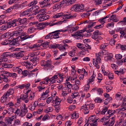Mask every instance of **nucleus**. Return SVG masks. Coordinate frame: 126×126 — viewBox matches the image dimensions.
<instances>
[{
    "label": "nucleus",
    "instance_id": "obj_4",
    "mask_svg": "<svg viewBox=\"0 0 126 126\" xmlns=\"http://www.w3.org/2000/svg\"><path fill=\"white\" fill-rule=\"evenodd\" d=\"M84 8V5L77 4L74 5L71 9V11L74 10L75 11H79L83 10Z\"/></svg>",
    "mask_w": 126,
    "mask_h": 126
},
{
    "label": "nucleus",
    "instance_id": "obj_56",
    "mask_svg": "<svg viewBox=\"0 0 126 126\" xmlns=\"http://www.w3.org/2000/svg\"><path fill=\"white\" fill-rule=\"evenodd\" d=\"M95 102L96 103H100L102 101V100L100 98H97L94 100Z\"/></svg>",
    "mask_w": 126,
    "mask_h": 126
},
{
    "label": "nucleus",
    "instance_id": "obj_29",
    "mask_svg": "<svg viewBox=\"0 0 126 126\" xmlns=\"http://www.w3.org/2000/svg\"><path fill=\"white\" fill-rule=\"evenodd\" d=\"M95 75L94 74V72H93V74L91 77L90 78L88 82L90 83L93 84V83H92L94 81V79L95 78Z\"/></svg>",
    "mask_w": 126,
    "mask_h": 126
},
{
    "label": "nucleus",
    "instance_id": "obj_37",
    "mask_svg": "<svg viewBox=\"0 0 126 126\" xmlns=\"http://www.w3.org/2000/svg\"><path fill=\"white\" fill-rule=\"evenodd\" d=\"M4 117L3 116H0V126H3L6 124V122H4L2 121ZM5 121H6V120Z\"/></svg>",
    "mask_w": 126,
    "mask_h": 126
},
{
    "label": "nucleus",
    "instance_id": "obj_14",
    "mask_svg": "<svg viewBox=\"0 0 126 126\" xmlns=\"http://www.w3.org/2000/svg\"><path fill=\"white\" fill-rule=\"evenodd\" d=\"M75 16L71 14V13L67 12L65 14H63V18L65 19H68L72 18H74L75 17Z\"/></svg>",
    "mask_w": 126,
    "mask_h": 126
},
{
    "label": "nucleus",
    "instance_id": "obj_1",
    "mask_svg": "<svg viewBox=\"0 0 126 126\" xmlns=\"http://www.w3.org/2000/svg\"><path fill=\"white\" fill-rule=\"evenodd\" d=\"M94 105L93 104H86L81 107L80 110L83 112L84 114H87L91 110L94 109Z\"/></svg>",
    "mask_w": 126,
    "mask_h": 126
},
{
    "label": "nucleus",
    "instance_id": "obj_34",
    "mask_svg": "<svg viewBox=\"0 0 126 126\" xmlns=\"http://www.w3.org/2000/svg\"><path fill=\"white\" fill-rule=\"evenodd\" d=\"M36 29L34 26L31 27L29 28L28 30V32L29 33H32L34 32Z\"/></svg>",
    "mask_w": 126,
    "mask_h": 126
},
{
    "label": "nucleus",
    "instance_id": "obj_48",
    "mask_svg": "<svg viewBox=\"0 0 126 126\" xmlns=\"http://www.w3.org/2000/svg\"><path fill=\"white\" fill-rule=\"evenodd\" d=\"M53 106L55 107L56 111L57 112H58L60 110L59 107L60 105H53Z\"/></svg>",
    "mask_w": 126,
    "mask_h": 126
},
{
    "label": "nucleus",
    "instance_id": "obj_21",
    "mask_svg": "<svg viewBox=\"0 0 126 126\" xmlns=\"http://www.w3.org/2000/svg\"><path fill=\"white\" fill-rule=\"evenodd\" d=\"M95 115L92 116H91L89 118L88 122H93V123L94 124H96V123L97 119H95Z\"/></svg>",
    "mask_w": 126,
    "mask_h": 126
},
{
    "label": "nucleus",
    "instance_id": "obj_19",
    "mask_svg": "<svg viewBox=\"0 0 126 126\" xmlns=\"http://www.w3.org/2000/svg\"><path fill=\"white\" fill-rule=\"evenodd\" d=\"M111 20L113 22H116L119 21L118 19L116 18V15H112L110 16L108 20L109 22H110Z\"/></svg>",
    "mask_w": 126,
    "mask_h": 126
},
{
    "label": "nucleus",
    "instance_id": "obj_32",
    "mask_svg": "<svg viewBox=\"0 0 126 126\" xmlns=\"http://www.w3.org/2000/svg\"><path fill=\"white\" fill-rule=\"evenodd\" d=\"M3 76L2 78V80L4 82H7L8 81V79L7 78L8 76L7 75L5 76L3 74H1L0 76Z\"/></svg>",
    "mask_w": 126,
    "mask_h": 126
},
{
    "label": "nucleus",
    "instance_id": "obj_55",
    "mask_svg": "<svg viewBox=\"0 0 126 126\" xmlns=\"http://www.w3.org/2000/svg\"><path fill=\"white\" fill-rule=\"evenodd\" d=\"M120 33L121 34V35L120 36V37L121 38H123L124 37L126 34V32L124 30L121 32H120Z\"/></svg>",
    "mask_w": 126,
    "mask_h": 126
},
{
    "label": "nucleus",
    "instance_id": "obj_8",
    "mask_svg": "<svg viewBox=\"0 0 126 126\" xmlns=\"http://www.w3.org/2000/svg\"><path fill=\"white\" fill-rule=\"evenodd\" d=\"M30 60L32 62V65L35 66L39 61V59L36 56H30Z\"/></svg>",
    "mask_w": 126,
    "mask_h": 126
},
{
    "label": "nucleus",
    "instance_id": "obj_42",
    "mask_svg": "<svg viewBox=\"0 0 126 126\" xmlns=\"http://www.w3.org/2000/svg\"><path fill=\"white\" fill-rule=\"evenodd\" d=\"M44 10L43 9H42L41 10L38 11L36 10L33 12L32 14L33 15H35L38 14L39 12L41 13H42L43 12H44Z\"/></svg>",
    "mask_w": 126,
    "mask_h": 126
},
{
    "label": "nucleus",
    "instance_id": "obj_3",
    "mask_svg": "<svg viewBox=\"0 0 126 126\" xmlns=\"http://www.w3.org/2000/svg\"><path fill=\"white\" fill-rule=\"evenodd\" d=\"M76 0H63L59 3L60 7L68 6L74 3Z\"/></svg>",
    "mask_w": 126,
    "mask_h": 126
},
{
    "label": "nucleus",
    "instance_id": "obj_20",
    "mask_svg": "<svg viewBox=\"0 0 126 126\" xmlns=\"http://www.w3.org/2000/svg\"><path fill=\"white\" fill-rule=\"evenodd\" d=\"M33 8L32 7L23 12L21 14V15L23 16L28 15L32 10Z\"/></svg>",
    "mask_w": 126,
    "mask_h": 126
},
{
    "label": "nucleus",
    "instance_id": "obj_28",
    "mask_svg": "<svg viewBox=\"0 0 126 126\" xmlns=\"http://www.w3.org/2000/svg\"><path fill=\"white\" fill-rule=\"evenodd\" d=\"M15 24L14 23L13 20L12 21L8 22L6 25L8 27V28H11L12 27H14L15 26Z\"/></svg>",
    "mask_w": 126,
    "mask_h": 126
},
{
    "label": "nucleus",
    "instance_id": "obj_51",
    "mask_svg": "<svg viewBox=\"0 0 126 126\" xmlns=\"http://www.w3.org/2000/svg\"><path fill=\"white\" fill-rule=\"evenodd\" d=\"M112 56H106L105 57V59L106 61H110L112 58Z\"/></svg>",
    "mask_w": 126,
    "mask_h": 126
},
{
    "label": "nucleus",
    "instance_id": "obj_6",
    "mask_svg": "<svg viewBox=\"0 0 126 126\" xmlns=\"http://www.w3.org/2000/svg\"><path fill=\"white\" fill-rule=\"evenodd\" d=\"M81 31H77L74 34H72V36H74L76 39L81 40L83 38V33H82Z\"/></svg>",
    "mask_w": 126,
    "mask_h": 126
},
{
    "label": "nucleus",
    "instance_id": "obj_22",
    "mask_svg": "<svg viewBox=\"0 0 126 126\" xmlns=\"http://www.w3.org/2000/svg\"><path fill=\"white\" fill-rule=\"evenodd\" d=\"M98 55H107L112 54L111 53H109L108 51L105 50H101L98 53Z\"/></svg>",
    "mask_w": 126,
    "mask_h": 126
},
{
    "label": "nucleus",
    "instance_id": "obj_39",
    "mask_svg": "<svg viewBox=\"0 0 126 126\" xmlns=\"http://www.w3.org/2000/svg\"><path fill=\"white\" fill-rule=\"evenodd\" d=\"M90 15V14L88 12L84 13L82 14L81 15V17L83 18H86L89 16Z\"/></svg>",
    "mask_w": 126,
    "mask_h": 126
},
{
    "label": "nucleus",
    "instance_id": "obj_12",
    "mask_svg": "<svg viewBox=\"0 0 126 126\" xmlns=\"http://www.w3.org/2000/svg\"><path fill=\"white\" fill-rule=\"evenodd\" d=\"M34 26L36 27V29L41 30L44 29V26L43 24L42 23H38V22H35L32 23Z\"/></svg>",
    "mask_w": 126,
    "mask_h": 126
},
{
    "label": "nucleus",
    "instance_id": "obj_26",
    "mask_svg": "<svg viewBox=\"0 0 126 126\" xmlns=\"http://www.w3.org/2000/svg\"><path fill=\"white\" fill-rule=\"evenodd\" d=\"M58 78V77H57V75L55 74L52 77L50 78V82L51 83L53 84L55 83L56 81L55 79Z\"/></svg>",
    "mask_w": 126,
    "mask_h": 126
},
{
    "label": "nucleus",
    "instance_id": "obj_44",
    "mask_svg": "<svg viewBox=\"0 0 126 126\" xmlns=\"http://www.w3.org/2000/svg\"><path fill=\"white\" fill-rule=\"evenodd\" d=\"M60 34V33L59 32H57L53 34V38L54 39H57L59 38L60 37L59 35Z\"/></svg>",
    "mask_w": 126,
    "mask_h": 126
},
{
    "label": "nucleus",
    "instance_id": "obj_7",
    "mask_svg": "<svg viewBox=\"0 0 126 126\" xmlns=\"http://www.w3.org/2000/svg\"><path fill=\"white\" fill-rule=\"evenodd\" d=\"M101 35V32L98 30H96L93 32L92 36V38L94 40H96V39L101 40L102 39V38L100 36H99Z\"/></svg>",
    "mask_w": 126,
    "mask_h": 126
},
{
    "label": "nucleus",
    "instance_id": "obj_23",
    "mask_svg": "<svg viewBox=\"0 0 126 126\" xmlns=\"http://www.w3.org/2000/svg\"><path fill=\"white\" fill-rule=\"evenodd\" d=\"M56 75H57V77H60V79L57 81L58 82H62L63 80V75L62 74L60 73H58L55 74Z\"/></svg>",
    "mask_w": 126,
    "mask_h": 126
},
{
    "label": "nucleus",
    "instance_id": "obj_5",
    "mask_svg": "<svg viewBox=\"0 0 126 126\" xmlns=\"http://www.w3.org/2000/svg\"><path fill=\"white\" fill-rule=\"evenodd\" d=\"M36 18L39 21H42L49 18V16L43 14H38L36 16Z\"/></svg>",
    "mask_w": 126,
    "mask_h": 126
},
{
    "label": "nucleus",
    "instance_id": "obj_25",
    "mask_svg": "<svg viewBox=\"0 0 126 126\" xmlns=\"http://www.w3.org/2000/svg\"><path fill=\"white\" fill-rule=\"evenodd\" d=\"M14 23L15 24V26L17 25H21L20 18H18L15 19L13 20Z\"/></svg>",
    "mask_w": 126,
    "mask_h": 126
},
{
    "label": "nucleus",
    "instance_id": "obj_36",
    "mask_svg": "<svg viewBox=\"0 0 126 126\" xmlns=\"http://www.w3.org/2000/svg\"><path fill=\"white\" fill-rule=\"evenodd\" d=\"M56 31H56L54 32H51L49 33L47 35L45 36V39H48L49 38H50L53 36L52 34L54 33H55L56 32Z\"/></svg>",
    "mask_w": 126,
    "mask_h": 126
},
{
    "label": "nucleus",
    "instance_id": "obj_2",
    "mask_svg": "<svg viewBox=\"0 0 126 126\" xmlns=\"http://www.w3.org/2000/svg\"><path fill=\"white\" fill-rule=\"evenodd\" d=\"M41 65L43 66V68L45 70H47L52 67L51 65L52 63L50 60H48L46 61L42 60L41 62Z\"/></svg>",
    "mask_w": 126,
    "mask_h": 126
},
{
    "label": "nucleus",
    "instance_id": "obj_53",
    "mask_svg": "<svg viewBox=\"0 0 126 126\" xmlns=\"http://www.w3.org/2000/svg\"><path fill=\"white\" fill-rule=\"evenodd\" d=\"M28 97V94L27 93H25L24 95H21V97L22 99L23 100L27 99V97Z\"/></svg>",
    "mask_w": 126,
    "mask_h": 126
},
{
    "label": "nucleus",
    "instance_id": "obj_62",
    "mask_svg": "<svg viewBox=\"0 0 126 126\" xmlns=\"http://www.w3.org/2000/svg\"><path fill=\"white\" fill-rule=\"evenodd\" d=\"M88 53V51L86 49V50L85 49L84 50H82L80 52V54L85 55L87 54V53Z\"/></svg>",
    "mask_w": 126,
    "mask_h": 126
},
{
    "label": "nucleus",
    "instance_id": "obj_40",
    "mask_svg": "<svg viewBox=\"0 0 126 126\" xmlns=\"http://www.w3.org/2000/svg\"><path fill=\"white\" fill-rule=\"evenodd\" d=\"M2 66L6 68H11L13 66V65L11 64H7L6 63L3 64V63Z\"/></svg>",
    "mask_w": 126,
    "mask_h": 126
},
{
    "label": "nucleus",
    "instance_id": "obj_45",
    "mask_svg": "<svg viewBox=\"0 0 126 126\" xmlns=\"http://www.w3.org/2000/svg\"><path fill=\"white\" fill-rule=\"evenodd\" d=\"M21 112L20 113V115H25L28 112V110L27 109H21Z\"/></svg>",
    "mask_w": 126,
    "mask_h": 126
},
{
    "label": "nucleus",
    "instance_id": "obj_58",
    "mask_svg": "<svg viewBox=\"0 0 126 126\" xmlns=\"http://www.w3.org/2000/svg\"><path fill=\"white\" fill-rule=\"evenodd\" d=\"M53 111V109L51 107L47 108L46 110H45V112L46 113H47L49 112H52Z\"/></svg>",
    "mask_w": 126,
    "mask_h": 126
},
{
    "label": "nucleus",
    "instance_id": "obj_41",
    "mask_svg": "<svg viewBox=\"0 0 126 126\" xmlns=\"http://www.w3.org/2000/svg\"><path fill=\"white\" fill-rule=\"evenodd\" d=\"M16 40V39H15L11 41L9 43L10 46H13L14 45L17 44V43Z\"/></svg>",
    "mask_w": 126,
    "mask_h": 126
},
{
    "label": "nucleus",
    "instance_id": "obj_61",
    "mask_svg": "<svg viewBox=\"0 0 126 126\" xmlns=\"http://www.w3.org/2000/svg\"><path fill=\"white\" fill-rule=\"evenodd\" d=\"M67 87V90L68 91V92H71V88L72 87V84H69V85H67L66 86Z\"/></svg>",
    "mask_w": 126,
    "mask_h": 126
},
{
    "label": "nucleus",
    "instance_id": "obj_11",
    "mask_svg": "<svg viewBox=\"0 0 126 126\" xmlns=\"http://www.w3.org/2000/svg\"><path fill=\"white\" fill-rule=\"evenodd\" d=\"M24 52L23 51H21L19 52H15L13 53L6 52L3 53L1 55H24V54H23Z\"/></svg>",
    "mask_w": 126,
    "mask_h": 126
},
{
    "label": "nucleus",
    "instance_id": "obj_64",
    "mask_svg": "<svg viewBox=\"0 0 126 126\" xmlns=\"http://www.w3.org/2000/svg\"><path fill=\"white\" fill-rule=\"evenodd\" d=\"M72 89L73 90H78L79 89V85L76 84H75L72 86Z\"/></svg>",
    "mask_w": 126,
    "mask_h": 126
},
{
    "label": "nucleus",
    "instance_id": "obj_16",
    "mask_svg": "<svg viewBox=\"0 0 126 126\" xmlns=\"http://www.w3.org/2000/svg\"><path fill=\"white\" fill-rule=\"evenodd\" d=\"M67 45L65 44H59L58 48L61 51H64L66 49V47H67Z\"/></svg>",
    "mask_w": 126,
    "mask_h": 126
},
{
    "label": "nucleus",
    "instance_id": "obj_57",
    "mask_svg": "<svg viewBox=\"0 0 126 126\" xmlns=\"http://www.w3.org/2000/svg\"><path fill=\"white\" fill-rule=\"evenodd\" d=\"M20 124V121L18 119H17L14 121V124H13L14 125H18Z\"/></svg>",
    "mask_w": 126,
    "mask_h": 126
},
{
    "label": "nucleus",
    "instance_id": "obj_54",
    "mask_svg": "<svg viewBox=\"0 0 126 126\" xmlns=\"http://www.w3.org/2000/svg\"><path fill=\"white\" fill-rule=\"evenodd\" d=\"M62 21H58L56 22L50 24V26H52L55 25H61L62 24Z\"/></svg>",
    "mask_w": 126,
    "mask_h": 126
},
{
    "label": "nucleus",
    "instance_id": "obj_35",
    "mask_svg": "<svg viewBox=\"0 0 126 126\" xmlns=\"http://www.w3.org/2000/svg\"><path fill=\"white\" fill-rule=\"evenodd\" d=\"M63 16V13L61 12L59 13H58L56 14L53 16V17L54 18H58L61 17L62 16Z\"/></svg>",
    "mask_w": 126,
    "mask_h": 126
},
{
    "label": "nucleus",
    "instance_id": "obj_10",
    "mask_svg": "<svg viewBox=\"0 0 126 126\" xmlns=\"http://www.w3.org/2000/svg\"><path fill=\"white\" fill-rule=\"evenodd\" d=\"M16 29L18 30L13 32L11 33V35L14 37L19 36L22 33V30L21 28V27H17Z\"/></svg>",
    "mask_w": 126,
    "mask_h": 126
},
{
    "label": "nucleus",
    "instance_id": "obj_46",
    "mask_svg": "<svg viewBox=\"0 0 126 126\" xmlns=\"http://www.w3.org/2000/svg\"><path fill=\"white\" fill-rule=\"evenodd\" d=\"M21 25L22 24L24 25L26 23L27 19L26 18H24L23 19L20 18Z\"/></svg>",
    "mask_w": 126,
    "mask_h": 126
},
{
    "label": "nucleus",
    "instance_id": "obj_13",
    "mask_svg": "<svg viewBox=\"0 0 126 126\" xmlns=\"http://www.w3.org/2000/svg\"><path fill=\"white\" fill-rule=\"evenodd\" d=\"M49 1L50 0H44L43 1L39 2V3L41 7H45L50 5L49 3H48Z\"/></svg>",
    "mask_w": 126,
    "mask_h": 126
},
{
    "label": "nucleus",
    "instance_id": "obj_24",
    "mask_svg": "<svg viewBox=\"0 0 126 126\" xmlns=\"http://www.w3.org/2000/svg\"><path fill=\"white\" fill-rule=\"evenodd\" d=\"M34 36L33 34H32L30 35H26L23 37H21V40L23 41L28 39H31Z\"/></svg>",
    "mask_w": 126,
    "mask_h": 126
},
{
    "label": "nucleus",
    "instance_id": "obj_43",
    "mask_svg": "<svg viewBox=\"0 0 126 126\" xmlns=\"http://www.w3.org/2000/svg\"><path fill=\"white\" fill-rule=\"evenodd\" d=\"M49 43V42H45L43 43H42V46L44 47V48H46L48 47Z\"/></svg>",
    "mask_w": 126,
    "mask_h": 126
},
{
    "label": "nucleus",
    "instance_id": "obj_27",
    "mask_svg": "<svg viewBox=\"0 0 126 126\" xmlns=\"http://www.w3.org/2000/svg\"><path fill=\"white\" fill-rule=\"evenodd\" d=\"M49 92V89H48L47 90H46V91L45 92L41 94L42 97L40 98V100H44L46 98H47V97H45V98H44V96L47 95V94Z\"/></svg>",
    "mask_w": 126,
    "mask_h": 126
},
{
    "label": "nucleus",
    "instance_id": "obj_17",
    "mask_svg": "<svg viewBox=\"0 0 126 126\" xmlns=\"http://www.w3.org/2000/svg\"><path fill=\"white\" fill-rule=\"evenodd\" d=\"M62 95L63 96H66L67 95L71 92H68L67 89V88L65 87H63L62 89Z\"/></svg>",
    "mask_w": 126,
    "mask_h": 126
},
{
    "label": "nucleus",
    "instance_id": "obj_49",
    "mask_svg": "<svg viewBox=\"0 0 126 126\" xmlns=\"http://www.w3.org/2000/svg\"><path fill=\"white\" fill-rule=\"evenodd\" d=\"M8 28V27L6 25H3L1 27H0V31H3L7 29Z\"/></svg>",
    "mask_w": 126,
    "mask_h": 126
},
{
    "label": "nucleus",
    "instance_id": "obj_9",
    "mask_svg": "<svg viewBox=\"0 0 126 126\" xmlns=\"http://www.w3.org/2000/svg\"><path fill=\"white\" fill-rule=\"evenodd\" d=\"M101 61V59L99 56H96L95 59H93V64L97 69H99V66L98 64V63H100Z\"/></svg>",
    "mask_w": 126,
    "mask_h": 126
},
{
    "label": "nucleus",
    "instance_id": "obj_18",
    "mask_svg": "<svg viewBox=\"0 0 126 126\" xmlns=\"http://www.w3.org/2000/svg\"><path fill=\"white\" fill-rule=\"evenodd\" d=\"M61 101V100L58 97L56 96L55 97V100H53L52 102L55 103V104L53 105H60V104Z\"/></svg>",
    "mask_w": 126,
    "mask_h": 126
},
{
    "label": "nucleus",
    "instance_id": "obj_52",
    "mask_svg": "<svg viewBox=\"0 0 126 126\" xmlns=\"http://www.w3.org/2000/svg\"><path fill=\"white\" fill-rule=\"evenodd\" d=\"M59 44H54L51 45L50 46V47L51 48H58Z\"/></svg>",
    "mask_w": 126,
    "mask_h": 126
},
{
    "label": "nucleus",
    "instance_id": "obj_47",
    "mask_svg": "<svg viewBox=\"0 0 126 126\" xmlns=\"http://www.w3.org/2000/svg\"><path fill=\"white\" fill-rule=\"evenodd\" d=\"M22 74L23 75L22 77L26 76L28 74V72L26 70H24L22 72Z\"/></svg>",
    "mask_w": 126,
    "mask_h": 126
},
{
    "label": "nucleus",
    "instance_id": "obj_31",
    "mask_svg": "<svg viewBox=\"0 0 126 126\" xmlns=\"http://www.w3.org/2000/svg\"><path fill=\"white\" fill-rule=\"evenodd\" d=\"M116 112V111L114 110H108L107 113L110 116H112Z\"/></svg>",
    "mask_w": 126,
    "mask_h": 126
},
{
    "label": "nucleus",
    "instance_id": "obj_38",
    "mask_svg": "<svg viewBox=\"0 0 126 126\" xmlns=\"http://www.w3.org/2000/svg\"><path fill=\"white\" fill-rule=\"evenodd\" d=\"M14 89L13 88H11L9 89V90L5 94H7V95H8V96L10 95H12L13 94L14 92Z\"/></svg>",
    "mask_w": 126,
    "mask_h": 126
},
{
    "label": "nucleus",
    "instance_id": "obj_59",
    "mask_svg": "<svg viewBox=\"0 0 126 126\" xmlns=\"http://www.w3.org/2000/svg\"><path fill=\"white\" fill-rule=\"evenodd\" d=\"M35 93L33 92H31L30 94V96L29 97V99L32 100L34 97Z\"/></svg>",
    "mask_w": 126,
    "mask_h": 126
},
{
    "label": "nucleus",
    "instance_id": "obj_50",
    "mask_svg": "<svg viewBox=\"0 0 126 126\" xmlns=\"http://www.w3.org/2000/svg\"><path fill=\"white\" fill-rule=\"evenodd\" d=\"M37 3V1L34 0L31 2L28 5V6L29 7H31L32 6L35 5Z\"/></svg>",
    "mask_w": 126,
    "mask_h": 126
},
{
    "label": "nucleus",
    "instance_id": "obj_33",
    "mask_svg": "<svg viewBox=\"0 0 126 126\" xmlns=\"http://www.w3.org/2000/svg\"><path fill=\"white\" fill-rule=\"evenodd\" d=\"M112 99V98L111 97H108L104 100V104L106 105H107Z\"/></svg>",
    "mask_w": 126,
    "mask_h": 126
},
{
    "label": "nucleus",
    "instance_id": "obj_30",
    "mask_svg": "<svg viewBox=\"0 0 126 126\" xmlns=\"http://www.w3.org/2000/svg\"><path fill=\"white\" fill-rule=\"evenodd\" d=\"M7 94L5 93L4 94L1 98L0 100L1 102L3 103L6 101L7 98Z\"/></svg>",
    "mask_w": 126,
    "mask_h": 126
},
{
    "label": "nucleus",
    "instance_id": "obj_63",
    "mask_svg": "<svg viewBox=\"0 0 126 126\" xmlns=\"http://www.w3.org/2000/svg\"><path fill=\"white\" fill-rule=\"evenodd\" d=\"M94 1L96 5L100 4L102 3L101 0H94Z\"/></svg>",
    "mask_w": 126,
    "mask_h": 126
},
{
    "label": "nucleus",
    "instance_id": "obj_15",
    "mask_svg": "<svg viewBox=\"0 0 126 126\" xmlns=\"http://www.w3.org/2000/svg\"><path fill=\"white\" fill-rule=\"evenodd\" d=\"M9 56H1V59H0V65L2 64L3 62H7Z\"/></svg>",
    "mask_w": 126,
    "mask_h": 126
},
{
    "label": "nucleus",
    "instance_id": "obj_60",
    "mask_svg": "<svg viewBox=\"0 0 126 126\" xmlns=\"http://www.w3.org/2000/svg\"><path fill=\"white\" fill-rule=\"evenodd\" d=\"M118 46L119 47H120L121 48V50H124L126 49V45H121L120 44H118Z\"/></svg>",
    "mask_w": 126,
    "mask_h": 126
}]
</instances>
